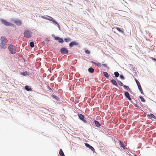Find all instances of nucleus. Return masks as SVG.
Here are the masks:
<instances>
[{
  "instance_id": "obj_1",
  "label": "nucleus",
  "mask_w": 156,
  "mask_h": 156,
  "mask_svg": "<svg viewBox=\"0 0 156 156\" xmlns=\"http://www.w3.org/2000/svg\"><path fill=\"white\" fill-rule=\"evenodd\" d=\"M1 43L0 44V47L2 48H5L7 42V40L5 37H1Z\"/></svg>"
},
{
  "instance_id": "obj_2",
  "label": "nucleus",
  "mask_w": 156,
  "mask_h": 156,
  "mask_svg": "<svg viewBox=\"0 0 156 156\" xmlns=\"http://www.w3.org/2000/svg\"><path fill=\"white\" fill-rule=\"evenodd\" d=\"M8 48L11 54H14L16 52V46L13 45L12 44L9 45Z\"/></svg>"
},
{
  "instance_id": "obj_3",
  "label": "nucleus",
  "mask_w": 156,
  "mask_h": 156,
  "mask_svg": "<svg viewBox=\"0 0 156 156\" xmlns=\"http://www.w3.org/2000/svg\"><path fill=\"white\" fill-rule=\"evenodd\" d=\"M32 32L28 30H26L24 32V36L27 38H29L31 37Z\"/></svg>"
},
{
  "instance_id": "obj_4",
  "label": "nucleus",
  "mask_w": 156,
  "mask_h": 156,
  "mask_svg": "<svg viewBox=\"0 0 156 156\" xmlns=\"http://www.w3.org/2000/svg\"><path fill=\"white\" fill-rule=\"evenodd\" d=\"M60 51L62 54H66L68 52V50L65 48H62L60 50Z\"/></svg>"
},
{
  "instance_id": "obj_5",
  "label": "nucleus",
  "mask_w": 156,
  "mask_h": 156,
  "mask_svg": "<svg viewBox=\"0 0 156 156\" xmlns=\"http://www.w3.org/2000/svg\"><path fill=\"white\" fill-rule=\"evenodd\" d=\"M1 21L4 25L6 26H9L11 25V23L5 20L1 19Z\"/></svg>"
},
{
  "instance_id": "obj_6",
  "label": "nucleus",
  "mask_w": 156,
  "mask_h": 156,
  "mask_svg": "<svg viewBox=\"0 0 156 156\" xmlns=\"http://www.w3.org/2000/svg\"><path fill=\"white\" fill-rule=\"evenodd\" d=\"M78 116L79 118V119L82 120L83 122H84L85 123H86L87 122V121L84 119V116L81 114H79L78 115Z\"/></svg>"
},
{
  "instance_id": "obj_7",
  "label": "nucleus",
  "mask_w": 156,
  "mask_h": 156,
  "mask_svg": "<svg viewBox=\"0 0 156 156\" xmlns=\"http://www.w3.org/2000/svg\"><path fill=\"white\" fill-rule=\"evenodd\" d=\"M85 145L87 148L90 149L93 152H95V150L94 148L92 146H91L90 145H89V144L87 143H85Z\"/></svg>"
},
{
  "instance_id": "obj_8",
  "label": "nucleus",
  "mask_w": 156,
  "mask_h": 156,
  "mask_svg": "<svg viewBox=\"0 0 156 156\" xmlns=\"http://www.w3.org/2000/svg\"><path fill=\"white\" fill-rule=\"evenodd\" d=\"M78 45V43L75 41L71 42L69 44V46L71 47H73L74 45Z\"/></svg>"
},
{
  "instance_id": "obj_9",
  "label": "nucleus",
  "mask_w": 156,
  "mask_h": 156,
  "mask_svg": "<svg viewBox=\"0 0 156 156\" xmlns=\"http://www.w3.org/2000/svg\"><path fill=\"white\" fill-rule=\"evenodd\" d=\"M14 23L19 26H20L22 25V22L19 20H17L14 21Z\"/></svg>"
},
{
  "instance_id": "obj_10",
  "label": "nucleus",
  "mask_w": 156,
  "mask_h": 156,
  "mask_svg": "<svg viewBox=\"0 0 156 156\" xmlns=\"http://www.w3.org/2000/svg\"><path fill=\"white\" fill-rule=\"evenodd\" d=\"M125 96L128 98L129 101H131V98L129 96V93L127 91L125 93Z\"/></svg>"
},
{
  "instance_id": "obj_11",
  "label": "nucleus",
  "mask_w": 156,
  "mask_h": 156,
  "mask_svg": "<svg viewBox=\"0 0 156 156\" xmlns=\"http://www.w3.org/2000/svg\"><path fill=\"white\" fill-rule=\"evenodd\" d=\"M91 62L94 64L95 65L97 66L98 67H99L101 66V64L99 62H95L93 61H91Z\"/></svg>"
},
{
  "instance_id": "obj_12",
  "label": "nucleus",
  "mask_w": 156,
  "mask_h": 156,
  "mask_svg": "<svg viewBox=\"0 0 156 156\" xmlns=\"http://www.w3.org/2000/svg\"><path fill=\"white\" fill-rule=\"evenodd\" d=\"M94 69L92 67H90L88 69V72L91 73H93L94 72Z\"/></svg>"
},
{
  "instance_id": "obj_13",
  "label": "nucleus",
  "mask_w": 156,
  "mask_h": 156,
  "mask_svg": "<svg viewBox=\"0 0 156 156\" xmlns=\"http://www.w3.org/2000/svg\"><path fill=\"white\" fill-rule=\"evenodd\" d=\"M94 122V123H95V125L97 127H99L101 126L100 124L99 123L98 121L95 120Z\"/></svg>"
},
{
  "instance_id": "obj_14",
  "label": "nucleus",
  "mask_w": 156,
  "mask_h": 156,
  "mask_svg": "<svg viewBox=\"0 0 156 156\" xmlns=\"http://www.w3.org/2000/svg\"><path fill=\"white\" fill-rule=\"evenodd\" d=\"M25 89L27 91H30L31 90V88L28 86H25Z\"/></svg>"
},
{
  "instance_id": "obj_15",
  "label": "nucleus",
  "mask_w": 156,
  "mask_h": 156,
  "mask_svg": "<svg viewBox=\"0 0 156 156\" xmlns=\"http://www.w3.org/2000/svg\"><path fill=\"white\" fill-rule=\"evenodd\" d=\"M59 154L61 156H65L64 153L62 149H60L59 150Z\"/></svg>"
},
{
  "instance_id": "obj_16",
  "label": "nucleus",
  "mask_w": 156,
  "mask_h": 156,
  "mask_svg": "<svg viewBox=\"0 0 156 156\" xmlns=\"http://www.w3.org/2000/svg\"><path fill=\"white\" fill-rule=\"evenodd\" d=\"M119 144L121 147H122L124 149L126 148V146L124 145V144H123L122 142L121 141H119Z\"/></svg>"
},
{
  "instance_id": "obj_17",
  "label": "nucleus",
  "mask_w": 156,
  "mask_h": 156,
  "mask_svg": "<svg viewBox=\"0 0 156 156\" xmlns=\"http://www.w3.org/2000/svg\"><path fill=\"white\" fill-rule=\"evenodd\" d=\"M111 82L114 85L117 86V82L114 80H111Z\"/></svg>"
},
{
  "instance_id": "obj_18",
  "label": "nucleus",
  "mask_w": 156,
  "mask_h": 156,
  "mask_svg": "<svg viewBox=\"0 0 156 156\" xmlns=\"http://www.w3.org/2000/svg\"><path fill=\"white\" fill-rule=\"evenodd\" d=\"M51 96L53 98H54L57 101H59V98L57 96L54 95H52Z\"/></svg>"
},
{
  "instance_id": "obj_19",
  "label": "nucleus",
  "mask_w": 156,
  "mask_h": 156,
  "mask_svg": "<svg viewBox=\"0 0 156 156\" xmlns=\"http://www.w3.org/2000/svg\"><path fill=\"white\" fill-rule=\"evenodd\" d=\"M47 16L48 17V18H47V20H49L50 21H52L54 19L52 17H51V16Z\"/></svg>"
},
{
  "instance_id": "obj_20",
  "label": "nucleus",
  "mask_w": 156,
  "mask_h": 156,
  "mask_svg": "<svg viewBox=\"0 0 156 156\" xmlns=\"http://www.w3.org/2000/svg\"><path fill=\"white\" fill-rule=\"evenodd\" d=\"M115 28H116L119 32H121L122 34H124V31L122 30H121L119 28L116 27H115Z\"/></svg>"
},
{
  "instance_id": "obj_21",
  "label": "nucleus",
  "mask_w": 156,
  "mask_h": 156,
  "mask_svg": "<svg viewBox=\"0 0 156 156\" xmlns=\"http://www.w3.org/2000/svg\"><path fill=\"white\" fill-rule=\"evenodd\" d=\"M103 73L104 76L106 78H108V77L109 75H108V73L107 72H104Z\"/></svg>"
},
{
  "instance_id": "obj_22",
  "label": "nucleus",
  "mask_w": 156,
  "mask_h": 156,
  "mask_svg": "<svg viewBox=\"0 0 156 156\" xmlns=\"http://www.w3.org/2000/svg\"><path fill=\"white\" fill-rule=\"evenodd\" d=\"M20 74L22 75L25 76L28 75V72L27 71H25L24 72L21 73Z\"/></svg>"
},
{
  "instance_id": "obj_23",
  "label": "nucleus",
  "mask_w": 156,
  "mask_h": 156,
  "mask_svg": "<svg viewBox=\"0 0 156 156\" xmlns=\"http://www.w3.org/2000/svg\"><path fill=\"white\" fill-rule=\"evenodd\" d=\"M139 98L140 99V100L142 102H145V100L144 99L143 97H142L141 96H140L139 97Z\"/></svg>"
},
{
  "instance_id": "obj_24",
  "label": "nucleus",
  "mask_w": 156,
  "mask_h": 156,
  "mask_svg": "<svg viewBox=\"0 0 156 156\" xmlns=\"http://www.w3.org/2000/svg\"><path fill=\"white\" fill-rule=\"evenodd\" d=\"M114 74L115 75V76L116 77H118L119 76V74L117 72H115L114 73Z\"/></svg>"
},
{
  "instance_id": "obj_25",
  "label": "nucleus",
  "mask_w": 156,
  "mask_h": 156,
  "mask_svg": "<svg viewBox=\"0 0 156 156\" xmlns=\"http://www.w3.org/2000/svg\"><path fill=\"white\" fill-rule=\"evenodd\" d=\"M123 87L125 88L128 91H130V89L128 86L124 85Z\"/></svg>"
},
{
  "instance_id": "obj_26",
  "label": "nucleus",
  "mask_w": 156,
  "mask_h": 156,
  "mask_svg": "<svg viewBox=\"0 0 156 156\" xmlns=\"http://www.w3.org/2000/svg\"><path fill=\"white\" fill-rule=\"evenodd\" d=\"M138 89H139V90H140V92H141V93L142 94H143V90L142 89V87H141V86H138Z\"/></svg>"
},
{
  "instance_id": "obj_27",
  "label": "nucleus",
  "mask_w": 156,
  "mask_h": 156,
  "mask_svg": "<svg viewBox=\"0 0 156 156\" xmlns=\"http://www.w3.org/2000/svg\"><path fill=\"white\" fill-rule=\"evenodd\" d=\"M52 22H53L55 24L58 25V27H60L59 25L54 19L53 20Z\"/></svg>"
},
{
  "instance_id": "obj_28",
  "label": "nucleus",
  "mask_w": 156,
  "mask_h": 156,
  "mask_svg": "<svg viewBox=\"0 0 156 156\" xmlns=\"http://www.w3.org/2000/svg\"><path fill=\"white\" fill-rule=\"evenodd\" d=\"M30 47L32 48H33L34 46V43L33 42H31L30 43Z\"/></svg>"
},
{
  "instance_id": "obj_29",
  "label": "nucleus",
  "mask_w": 156,
  "mask_h": 156,
  "mask_svg": "<svg viewBox=\"0 0 156 156\" xmlns=\"http://www.w3.org/2000/svg\"><path fill=\"white\" fill-rule=\"evenodd\" d=\"M65 41L66 42H69L71 41V39L69 38L64 39Z\"/></svg>"
},
{
  "instance_id": "obj_30",
  "label": "nucleus",
  "mask_w": 156,
  "mask_h": 156,
  "mask_svg": "<svg viewBox=\"0 0 156 156\" xmlns=\"http://www.w3.org/2000/svg\"><path fill=\"white\" fill-rule=\"evenodd\" d=\"M58 41L59 43H63V40L62 38H59L58 39Z\"/></svg>"
},
{
  "instance_id": "obj_31",
  "label": "nucleus",
  "mask_w": 156,
  "mask_h": 156,
  "mask_svg": "<svg viewBox=\"0 0 156 156\" xmlns=\"http://www.w3.org/2000/svg\"><path fill=\"white\" fill-rule=\"evenodd\" d=\"M150 116L151 118H154V119L156 118V117L153 114H151L150 115Z\"/></svg>"
},
{
  "instance_id": "obj_32",
  "label": "nucleus",
  "mask_w": 156,
  "mask_h": 156,
  "mask_svg": "<svg viewBox=\"0 0 156 156\" xmlns=\"http://www.w3.org/2000/svg\"><path fill=\"white\" fill-rule=\"evenodd\" d=\"M118 82L119 83V84L121 86H123V83H122L121 81H118Z\"/></svg>"
},
{
  "instance_id": "obj_33",
  "label": "nucleus",
  "mask_w": 156,
  "mask_h": 156,
  "mask_svg": "<svg viewBox=\"0 0 156 156\" xmlns=\"http://www.w3.org/2000/svg\"><path fill=\"white\" fill-rule=\"evenodd\" d=\"M85 53L87 54H89L90 53V51L88 50H86L85 51Z\"/></svg>"
},
{
  "instance_id": "obj_34",
  "label": "nucleus",
  "mask_w": 156,
  "mask_h": 156,
  "mask_svg": "<svg viewBox=\"0 0 156 156\" xmlns=\"http://www.w3.org/2000/svg\"><path fill=\"white\" fill-rule=\"evenodd\" d=\"M120 77L121 79H122V80H123L124 79V76L122 75H120Z\"/></svg>"
},
{
  "instance_id": "obj_35",
  "label": "nucleus",
  "mask_w": 156,
  "mask_h": 156,
  "mask_svg": "<svg viewBox=\"0 0 156 156\" xmlns=\"http://www.w3.org/2000/svg\"><path fill=\"white\" fill-rule=\"evenodd\" d=\"M102 65L103 66L105 67H107V65L106 64H102Z\"/></svg>"
},
{
  "instance_id": "obj_36",
  "label": "nucleus",
  "mask_w": 156,
  "mask_h": 156,
  "mask_svg": "<svg viewBox=\"0 0 156 156\" xmlns=\"http://www.w3.org/2000/svg\"><path fill=\"white\" fill-rule=\"evenodd\" d=\"M41 17L44 19H46V20H47V18L45 16H41Z\"/></svg>"
},
{
  "instance_id": "obj_37",
  "label": "nucleus",
  "mask_w": 156,
  "mask_h": 156,
  "mask_svg": "<svg viewBox=\"0 0 156 156\" xmlns=\"http://www.w3.org/2000/svg\"><path fill=\"white\" fill-rule=\"evenodd\" d=\"M135 81L137 84L140 83V82H139V81L137 80H136V79H135Z\"/></svg>"
},
{
  "instance_id": "obj_38",
  "label": "nucleus",
  "mask_w": 156,
  "mask_h": 156,
  "mask_svg": "<svg viewBox=\"0 0 156 156\" xmlns=\"http://www.w3.org/2000/svg\"><path fill=\"white\" fill-rule=\"evenodd\" d=\"M59 37H56L55 38V39L56 40H58L59 39Z\"/></svg>"
},
{
  "instance_id": "obj_39",
  "label": "nucleus",
  "mask_w": 156,
  "mask_h": 156,
  "mask_svg": "<svg viewBox=\"0 0 156 156\" xmlns=\"http://www.w3.org/2000/svg\"><path fill=\"white\" fill-rule=\"evenodd\" d=\"M151 59L153 60V61H156V59L155 58H152V57L151 58Z\"/></svg>"
},
{
  "instance_id": "obj_40",
  "label": "nucleus",
  "mask_w": 156,
  "mask_h": 156,
  "mask_svg": "<svg viewBox=\"0 0 156 156\" xmlns=\"http://www.w3.org/2000/svg\"><path fill=\"white\" fill-rule=\"evenodd\" d=\"M48 89L49 90H51V88L49 87V86H48Z\"/></svg>"
},
{
  "instance_id": "obj_41",
  "label": "nucleus",
  "mask_w": 156,
  "mask_h": 156,
  "mask_svg": "<svg viewBox=\"0 0 156 156\" xmlns=\"http://www.w3.org/2000/svg\"><path fill=\"white\" fill-rule=\"evenodd\" d=\"M137 85L138 87V86H141L140 83H138Z\"/></svg>"
},
{
  "instance_id": "obj_42",
  "label": "nucleus",
  "mask_w": 156,
  "mask_h": 156,
  "mask_svg": "<svg viewBox=\"0 0 156 156\" xmlns=\"http://www.w3.org/2000/svg\"><path fill=\"white\" fill-rule=\"evenodd\" d=\"M134 156H137L136 155H134Z\"/></svg>"
}]
</instances>
